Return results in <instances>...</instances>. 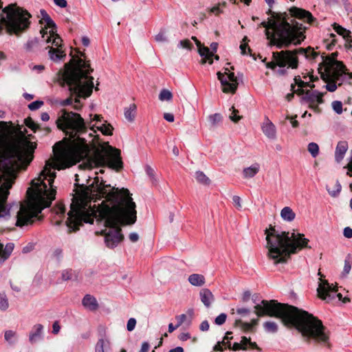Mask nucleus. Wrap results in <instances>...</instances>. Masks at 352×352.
<instances>
[{
    "instance_id": "obj_1",
    "label": "nucleus",
    "mask_w": 352,
    "mask_h": 352,
    "mask_svg": "<svg viewBox=\"0 0 352 352\" xmlns=\"http://www.w3.org/2000/svg\"><path fill=\"white\" fill-rule=\"evenodd\" d=\"M56 124L68 138L55 144L54 159L47 161L38 177L32 181V186L27 190V199L20 204L6 205L9 189L17 172L25 168L32 160L36 145L21 140L0 147V219L7 220L14 212L16 226L32 224L42 210L49 207L55 199L56 189L52 186L56 177L54 170L69 168L88 156L89 146L81 137L87 126L80 115L63 110Z\"/></svg>"
},
{
    "instance_id": "obj_2",
    "label": "nucleus",
    "mask_w": 352,
    "mask_h": 352,
    "mask_svg": "<svg viewBox=\"0 0 352 352\" xmlns=\"http://www.w3.org/2000/svg\"><path fill=\"white\" fill-rule=\"evenodd\" d=\"M66 225L69 232L76 231L84 223H93L98 217L108 228L104 241L113 248L123 239L120 225L133 224L136 221L135 204L127 189L118 190L105 185L98 177L72 199Z\"/></svg>"
},
{
    "instance_id": "obj_3",
    "label": "nucleus",
    "mask_w": 352,
    "mask_h": 352,
    "mask_svg": "<svg viewBox=\"0 0 352 352\" xmlns=\"http://www.w3.org/2000/svg\"><path fill=\"white\" fill-rule=\"evenodd\" d=\"M258 316H269L280 318L287 327H295L302 336L329 346V332L321 320L307 311L275 300H262L254 307Z\"/></svg>"
},
{
    "instance_id": "obj_4",
    "label": "nucleus",
    "mask_w": 352,
    "mask_h": 352,
    "mask_svg": "<svg viewBox=\"0 0 352 352\" xmlns=\"http://www.w3.org/2000/svg\"><path fill=\"white\" fill-rule=\"evenodd\" d=\"M294 17L309 24H312L316 21L310 12L292 7L289 9V13L273 12L267 22L261 23L260 26L265 28L267 38L277 48L287 47L290 45H296L304 41L306 28L296 21Z\"/></svg>"
},
{
    "instance_id": "obj_5",
    "label": "nucleus",
    "mask_w": 352,
    "mask_h": 352,
    "mask_svg": "<svg viewBox=\"0 0 352 352\" xmlns=\"http://www.w3.org/2000/svg\"><path fill=\"white\" fill-rule=\"evenodd\" d=\"M92 71L89 64L81 58H72L65 65L64 69L58 72V81L61 86L67 87L71 97L63 100L61 105L72 104L74 97V109H80L79 99L90 96L93 91L94 78L90 76Z\"/></svg>"
},
{
    "instance_id": "obj_6",
    "label": "nucleus",
    "mask_w": 352,
    "mask_h": 352,
    "mask_svg": "<svg viewBox=\"0 0 352 352\" xmlns=\"http://www.w3.org/2000/svg\"><path fill=\"white\" fill-rule=\"evenodd\" d=\"M268 256L275 264L285 263L291 254L307 248L309 240L298 232L265 230Z\"/></svg>"
},
{
    "instance_id": "obj_7",
    "label": "nucleus",
    "mask_w": 352,
    "mask_h": 352,
    "mask_svg": "<svg viewBox=\"0 0 352 352\" xmlns=\"http://www.w3.org/2000/svg\"><path fill=\"white\" fill-rule=\"evenodd\" d=\"M40 23L44 27L41 30L43 41L49 44L45 49L48 50L50 60L54 63H60L66 58V52L63 50V40L56 34V25L44 10L40 11Z\"/></svg>"
},
{
    "instance_id": "obj_8",
    "label": "nucleus",
    "mask_w": 352,
    "mask_h": 352,
    "mask_svg": "<svg viewBox=\"0 0 352 352\" xmlns=\"http://www.w3.org/2000/svg\"><path fill=\"white\" fill-rule=\"evenodd\" d=\"M322 63L318 70L321 78L326 82L324 85L327 91L333 92L338 86L345 83H351L352 74L346 72L344 65L334 58L323 57Z\"/></svg>"
},
{
    "instance_id": "obj_9",
    "label": "nucleus",
    "mask_w": 352,
    "mask_h": 352,
    "mask_svg": "<svg viewBox=\"0 0 352 352\" xmlns=\"http://www.w3.org/2000/svg\"><path fill=\"white\" fill-rule=\"evenodd\" d=\"M80 166L87 169L107 166L118 170L122 167L120 151L111 146L96 149L93 155L86 159Z\"/></svg>"
},
{
    "instance_id": "obj_10",
    "label": "nucleus",
    "mask_w": 352,
    "mask_h": 352,
    "mask_svg": "<svg viewBox=\"0 0 352 352\" xmlns=\"http://www.w3.org/2000/svg\"><path fill=\"white\" fill-rule=\"evenodd\" d=\"M6 16H3L1 21L9 32L15 34L26 29L29 25L30 14L14 5H10L3 10Z\"/></svg>"
},
{
    "instance_id": "obj_11",
    "label": "nucleus",
    "mask_w": 352,
    "mask_h": 352,
    "mask_svg": "<svg viewBox=\"0 0 352 352\" xmlns=\"http://www.w3.org/2000/svg\"><path fill=\"white\" fill-rule=\"evenodd\" d=\"M296 52V50H285L273 52V60L267 63L266 67L272 69H274L276 66L279 67H287V68L296 69L298 65Z\"/></svg>"
},
{
    "instance_id": "obj_12",
    "label": "nucleus",
    "mask_w": 352,
    "mask_h": 352,
    "mask_svg": "<svg viewBox=\"0 0 352 352\" xmlns=\"http://www.w3.org/2000/svg\"><path fill=\"white\" fill-rule=\"evenodd\" d=\"M318 275L320 276L317 288L318 296L320 298L329 302L335 299L336 297H338L344 303L350 302L349 298L346 296L342 298V295L340 293H337L338 290L336 286H333V284H329L327 280L322 278V275L320 270Z\"/></svg>"
},
{
    "instance_id": "obj_13",
    "label": "nucleus",
    "mask_w": 352,
    "mask_h": 352,
    "mask_svg": "<svg viewBox=\"0 0 352 352\" xmlns=\"http://www.w3.org/2000/svg\"><path fill=\"white\" fill-rule=\"evenodd\" d=\"M224 69V73L218 72L217 74L221 85L222 91L226 94H234L238 87L237 78L228 67H226Z\"/></svg>"
},
{
    "instance_id": "obj_14",
    "label": "nucleus",
    "mask_w": 352,
    "mask_h": 352,
    "mask_svg": "<svg viewBox=\"0 0 352 352\" xmlns=\"http://www.w3.org/2000/svg\"><path fill=\"white\" fill-rule=\"evenodd\" d=\"M304 80H302L300 76H295L294 80L295 84L291 85V89L297 94H303L304 88L310 87L314 88L315 85L313 83V76H303Z\"/></svg>"
},
{
    "instance_id": "obj_15",
    "label": "nucleus",
    "mask_w": 352,
    "mask_h": 352,
    "mask_svg": "<svg viewBox=\"0 0 352 352\" xmlns=\"http://www.w3.org/2000/svg\"><path fill=\"white\" fill-rule=\"evenodd\" d=\"M302 97V102L308 104L310 107L316 109L319 104L323 102L322 96L323 94L315 90L313 91H304V94Z\"/></svg>"
},
{
    "instance_id": "obj_16",
    "label": "nucleus",
    "mask_w": 352,
    "mask_h": 352,
    "mask_svg": "<svg viewBox=\"0 0 352 352\" xmlns=\"http://www.w3.org/2000/svg\"><path fill=\"white\" fill-rule=\"evenodd\" d=\"M261 129L267 138L270 140H275L276 138V126L268 118H266L262 124Z\"/></svg>"
},
{
    "instance_id": "obj_17",
    "label": "nucleus",
    "mask_w": 352,
    "mask_h": 352,
    "mask_svg": "<svg viewBox=\"0 0 352 352\" xmlns=\"http://www.w3.org/2000/svg\"><path fill=\"white\" fill-rule=\"evenodd\" d=\"M192 39H193L196 43L199 53L203 58L202 63L204 64L206 62V60H208L210 64H212L213 61L211 59V57L213 56V53L210 52V49L207 47L201 46L200 41H198L196 37L192 36Z\"/></svg>"
},
{
    "instance_id": "obj_18",
    "label": "nucleus",
    "mask_w": 352,
    "mask_h": 352,
    "mask_svg": "<svg viewBox=\"0 0 352 352\" xmlns=\"http://www.w3.org/2000/svg\"><path fill=\"white\" fill-rule=\"evenodd\" d=\"M348 148V143L346 141H340L337 144L335 150V160L337 163H340L344 159Z\"/></svg>"
},
{
    "instance_id": "obj_19",
    "label": "nucleus",
    "mask_w": 352,
    "mask_h": 352,
    "mask_svg": "<svg viewBox=\"0 0 352 352\" xmlns=\"http://www.w3.org/2000/svg\"><path fill=\"white\" fill-rule=\"evenodd\" d=\"M199 296L201 302L207 308L210 307L214 301V296L212 292L208 288H203L199 292Z\"/></svg>"
},
{
    "instance_id": "obj_20",
    "label": "nucleus",
    "mask_w": 352,
    "mask_h": 352,
    "mask_svg": "<svg viewBox=\"0 0 352 352\" xmlns=\"http://www.w3.org/2000/svg\"><path fill=\"white\" fill-rule=\"evenodd\" d=\"M43 326L41 324H36L33 326L30 335L29 341L32 343H36L42 338Z\"/></svg>"
},
{
    "instance_id": "obj_21",
    "label": "nucleus",
    "mask_w": 352,
    "mask_h": 352,
    "mask_svg": "<svg viewBox=\"0 0 352 352\" xmlns=\"http://www.w3.org/2000/svg\"><path fill=\"white\" fill-rule=\"evenodd\" d=\"M333 29L335 31L340 35L342 36V37L346 40V47L347 48H352V38L350 35L351 32L349 30H346L342 26L334 23L333 25Z\"/></svg>"
},
{
    "instance_id": "obj_22",
    "label": "nucleus",
    "mask_w": 352,
    "mask_h": 352,
    "mask_svg": "<svg viewBox=\"0 0 352 352\" xmlns=\"http://www.w3.org/2000/svg\"><path fill=\"white\" fill-rule=\"evenodd\" d=\"M333 29L335 31L340 35L342 36V37L346 40V47L347 48H352V38L350 35L351 32L349 30H346L342 26L334 23L333 25Z\"/></svg>"
},
{
    "instance_id": "obj_23",
    "label": "nucleus",
    "mask_w": 352,
    "mask_h": 352,
    "mask_svg": "<svg viewBox=\"0 0 352 352\" xmlns=\"http://www.w3.org/2000/svg\"><path fill=\"white\" fill-rule=\"evenodd\" d=\"M82 305L89 311H95L98 308V304L95 297L87 294L82 300Z\"/></svg>"
},
{
    "instance_id": "obj_24",
    "label": "nucleus",
    "mask_w": 352,
    "mask_h": 352,
    "mask_svg": "<svg viewBox=\"0 0 352 352\" xmlns=\"http://www.w3.org/2000/svg\"><path fill=\"white\" fill-rule=\"evenodd\" d=\"M260 165L258 163H254L248 167L243 169L242 175L244 179H250L254 177L260 170Z\"/></svg>"
},
{
    "instance_id": "obj_25",
    "label": "nucleus",
    "mask_w": 352,
    "mask_h": 352,
    "mask_svg": "<svg viewBox=\"0 0 352 352\" xmlns=\"http://www.w3.org/2000/svg\"><path fill=\"white\" fill-rule=\"evenodd\" d=\"M188 280L190 285L195 287H201L206 283V278L204 275L200 274H190Z\"/></svg>"
},
{
    "instance_id": "obj_26",
    "label": "nucleus",
    "mask_w": 352,
    "mask_h": 352,
    "mask_svg": "<svg viewBox=\"0 0 352 352\" xmlns=\"http://www.w3.org/2000/svg\"><path fill=\"white\" fill-rule=\"evenodd\" d=\"M280 217L284 221L291 222L294 220L296 214L290 207L286 206L281 210Z\"/></svg>"
},
{
    "instance_id": "obj_27",
    "label": "nucleus",
    "mask_w": 352,
    "mask_h": 352,
    "mask_svg": "<svg viewBox=\"0 0 352 352\" xmlns=\"http://www.w3.org/2000/svg\"><path fill=\"white\" fill-rule=\"evenodd\" d=\"M137 107L135 104H131L124 109V118L130 122H133L135 118Z\"/></svg>"
},
{
    "instance_id": "obj_28",
    "label": "nucleus",
    "mask_w": 352,
    "mask_h": 352,
    "mask_svg": "<svg viewBox=\"0 0 352 352\" xmlns=\"http://www.w3.org/2000/svg\"><path fill=\"white\" fill-rule=\"evenodd\" d=\"M92 129L96 128L97 130L101 131V133L106 135H109L112 134L113 127L111 124H107L106 122L104 123H100L98 124H94L91 126Z\"/></svg>"
},
{
    "instance_id": "obj_29",
    "label": "nucleus",
    "mask_w": 352,
    "mask_h": 352,
    "mask_svg": "<svg viewBox=\"0 0 352 352\" xmlns=\"http://www.w3.org/2000/svg\"><path fill=\"white\" fill-rule=\"evenodd\" d=\"M195 177L201 184L208 185L210 184L209 178L202 171H197Z\"/></svg>"
},
{
    "instance_id": "obj_30",
    "label": "nucleus",
    "mask_w": 352,
    "mask_h": 352,
    "mask_svg": "<svg viewBox=\"0 0 352 352\" xmlns=\"http://www.w3.org/2000/svg\"><path fill=\"white\" fill-rule=\"evenodd\" d=\"M263 328L267 333H276L278 331V324L272 321H267L263 323Z\"/></svg>"
},
{
    "instance_id": "obj_31",
    "label": "nucleus",
    "mask_w": 352,
    "mask_h": 352,
    "mask_svg": "<svg viewBox=\"0 0 352 352\" xmlns=\"http://www.w3.org/2000/svg\"><path fill=\"white\" fill-rule=\"evenodd\" d=\"M4 338L9 344H14L17 339L16 331L12 330L6 331L4 333Z\"/></svg>"
},
{
    "instance_id": "obj_32",
    "label": "nucleus",
    "mask_w": 352,
    "mask_h": 352,
    "mask_svg": "<svg viewBox=\"0 0 352 352\" xmlns=\"http://www.w3.org/2000/svg\"><path fill=\"white\" fill-rule=\"evenodd\" d=\"M341 188V184L338 181H336L335 187L333 189H331L329 186H327V190L329 194L333 197H336L340 194Z\"/></svg>"
},
{
    "instance_id": "obj_33",
    "label": "nucleus",
    "mask_w": 352,
    "mask_h": 352,
    "mask_svg": "<svg viewBox=\"0 0 352 352\" xmlns=\"http://www.w3.org/2000/svg\"><path fill=\"white\" fill-rule=\"evenodd\" d=\"M110 342L107 339H99L96 343L95 351H104V349L109 347Z\"/></svg>"
},
{
    "instance_id": "obj_34",
    "label": "nucleus",
    "mask_w": 352,
    "mask_h": 352,
    "mask_svg": "<svg viewBox=\"0 0 352 352\" xmlns=\"http://www.w3.org/2000/svg\"><path fill=\"white\" fill-rule=\"evenodd\" d=\"M9 307L8 299L5 292H0V309L6 311Z\"/></svg>"
},
{
    "instance_id": "obj_35",
    "label": "nucleus",
    "mask_w": 352,
    "mask_h": 352,
    "mask_svg": "<svg viewBox=\"0 0 352 352\" xmlns=\"http://www.w3.org/2000/svg\"><path fill=\"white\" fill-rule=\"evenodd\" d=\"M173 98L172 93L166 89H162L159 94V99L161 101H170Z\"/></svg>"
},
{
    "instance_id": "obj_36",
    "label": "nucleus",
    "mask_w": 352,
    "mask_h": 352,
    "mask_svg": "<svg viewBox=\"0 0 352 352\" xmlns=\"http://www.w3.org/2000/svg\"><path fill=\"white\" fill-rule=\"evenodd\" d=\"M307 150L313 157H316L319 153V146L315 142H311L307 146Z\"/></svg>"
},
{
    "instance_id": "obj_37",
    "label": "nucleus",
    "mask_w": 352,
    "mask_h": 352,
    "mask_svg": "<svg viewBox=\"0 0 352 352\" xmlns=\"http://www.w3.org/2000/svg\"><path fill=\"white\" fill-rule=\"evenodd\" d=\"M222 117L219 113H214L208 117V120L211 126H214L221 121Z\"/></svg>"
},
{
    "instance_id": "obj_38",
    "label": "nucleus",
    "mask_w": 352,
    "mask_h": 352,
    "mask_svg": "<svg viewBox=\"0 0 352 352\" xmlns=\"http://www.w3.org/2000/svg\"><path fill=\"white\" fill-rule=\"evenodd\" d=\"M230 110L232 111V113L229 116V118L234 122H239L242 118L241 116L237 115L239 111L235 109L233 106L230 109Z\"/></svg>"
},
{
    "instance_id": "obj_39",
    "label": "nucleus",
    "mask_w": 352,
    "mask_h": 352,
    "mask_svg": "<svg viewBox=\"0 0 352 352\" xmlns=\"http://www.w3.org/2000/svg\"><path fill=\"white\" fill-rule=\"evenodd\" d=\"M333 111L338 113L341 114L342 113V104L340 101L336 100L331 104Z\"/></svg>"
},
{
    "instance_id": "obj_40",
    "label": "nucleus",
    "mask_w": 352,
    "mask_h": 352,
    "mask_svg": "<svg viewBox=\"0 0 352 352\" xmlns=\"http://www.w3.org/2000/svg\"><path fill=\"white\" fill-rule=\"evenodd\" d=\"M227 315L224 313L219 314L214 320V322L217 325H221L225 323Z\"/></svg>"
},
{
    "instance_id": "obj_41",
    "label": "nucleus",
    "mask_w": 352,
    "mask_h": 352,
    "mask_svg": "<svg viewBox=\"0 0 352 352\" xmlns=\"http://www.w3.org/2000/svg\"><path fill=\"white\" fill-rule=\"evenodd\" d=\"M43 104V101L36 100V101H34V102H31L28 105V108L31 111H35L36 109H38Z\"/></svg>"
},
{
    "instance_id": "obj_42",
    "label": "nucleus",
    "mask_w": 352,
    "mask_h": 352,
    "mask_svg": "<svg viewBox=\"0 0 352 352\" xmlns=\"http://www.w3.org/2000/svg\"><path fill=\"white\" fill-rule=\"evenodd\" d=\"M238 322L241 324L242 328L244 330H250L252 329V327L256 324L257 320L256 319H253L250 323L242 322L240 320L238 321Z\"/></svg>"
},
{
    "instance_id": "obj_43",
    "label": "nucleus",
    "mask_w": 352,
    "mask_h": 352,
    "mask_svg": "<svg viewBox=\"0 0 352 352\" xmlns=\"http://www.w3.org/2000/svg\"><path fill=\"white\" fill-rule=\"evenodd\" d=\"M327 41H329V43L327 44V47L328 50H331L332 47L336 45V35L333 33L329 34V38L327 39Z\"/></svg>"
},
{
    "instance_id": "obj_44",
    "label": "nucleus",
    "mask_w": 352,
    "mask_h": 352,
    "mask_svg": "<svg viewBox=\"0 0 352 352\" xmlns=\"http://www.w3.org/2000/svg\"><path fill=\"white\" fill-rule=\"evenodd\" d=\"M65 210V206L61 203L58 204L54 209L56 214L58 215H64Z\"/></svg>"
},
{
    "instance_id": "obj_45",
    "label": "nucleus",
    "mask_w": 352,
    "mask_h": 352,
    "mask_svg": "<svg viewBox=\"0 0 352 352\" xmlns=\"http://www.w3.org/2000/svg\"><path fill=\"white\" fill-rule=\"evenodd\" d=\"M135 324H136V320L133 318H131L127 322V324H126L127 330L129 331H133L135 327Z\"/></svg>"
},
{
    "instance_id": "obj_46",
    "label": "nucleus",
    "mask_w": 352,
    "mask_h": 352,
    "mask_svg": "<svg viewBox=\"0 0 352 352\" xmlns=\"http://www.w3.org/2000/svg\"><path fill=\"white\" fill-rule=\"evenodd\" d=\"M351 269V264L349 261L345 260L344 261V265L343 268V274L347 275Z\"/></svg>"
},
{
    "instance_id": "obj_47",
    "label": "nucleus",
    "mask_w": 352,
    "mask_h": 352,
    "mask_svg": "<svg viewBox=\"0 0 352 352\" xmlns=\"http://www.w3.org/2000/svg\"><path fill=\"white\" fill-rule=\"evenodd\" d=\"M175 318L177 321V327H180L184 323V322L186 320V319L187 318V316L186 314H183L177 316L175 317Z\"/></svg>"
},
{
    "instance_id": "obj_48",
    "label": "nucleus",
    "mask_w": 352,
    "mask_h": 352,
    "mask_svg": "<svg viewBox=\"0 0 352 352\" xmlns=\"http://www.w3.org/2000/svg\"><path fill=\"white\" fill-rule=\"evenodd\" d=\"M25 124L26 125L30 128L33 131H36L37 128V124L32 120V119H27L25 120Z\"/></svg>"
},
{
    "instance_id": "obj_49",
    "label": "nucleus",
    "mask_w": 352,
    "mask_h": 352,
    "mask_svg": "<svg viewBox=\"0 0 352 352\" xmlns=\"http://www.w3.org/2000/svg\"><path fill=\"white\" fill-rule=\"evenodd\" d=\"M232 202L238 209L240 210L241 208V200L239 196H236V195L233 196Z\"/></svg>"
},
{
    "instance_id": "obj_50",
    "label": "nucleus",
    "mask_w": 352,
    "mask_h": 352,
    "mask_svg": "<svg viewBox=\"0 0 352 352\" xmlns=\"http://www.w3.org/2000/svg\"><path fill=\"white\" fill-rule=\"evenodd\" d=\"M72 274L71 270H64L62 272V279L63 280H67L72 278Z\"/></svg>"
},
{
    "instance_id": "obj_51",
    "label": "nucleus",
    "mask_w": 352,
    "mask_h": 352,
    "mask_svg": "<svg viewBox=\"0 0 352 352\" xmlns=\"http://www.w3.org/2000/svg\"><path fill=\"white\" fill-rule=\"evenodd\" d=\"M179 45L181 47L188 49V50H190L191 48V45H192L191 43L188 40L181 41L179 42Z\"/></svg>"
},
{
    "instance_id": "obj_52",
    "label": "nucleus",
    "mask_w": 352,
    "mask_h": 352,
    "mask_svg": "<svg viewBox=\"0 0 352 352\" xmlns=\"http://www.w3.org/2000/svg\"><path fill=\"white\" fill-rule=\"evenodd\" d=\"M344 168L347 169L346 175L349 177H352V158L349 159V163Z\"/></svg>"
},
{
    "instance_id": "obj_53",
    "label": "nucleus",
    "mask_w": 352,
    "mask_h": 352,
    "mask_svg": "<svg viewBox=\"0 0 352 352\" xmlns=\"http://www.w3.org/2000/svg\"><path fill=\"white\" fill-rule=\"evenodd\" d=\"M343 234L347 239L352 238V229L349 227H346L344 229Z\"/></svg>"
},
{
    "instance_id": "obj_54",
    "label": "nucleus",
    "mask_w": 352,
    "mask_h": 352,
    "mask_svg": "<svg viewBox=\"0 0 352 352\" xmlns=\"http://www.w3.org/2000/svg\"><path fill=\"white\" fill-rule=\"evenodd\" d=\"M209 327L210 325L208 322L207 320H204L201 323L199 329L202 331H206L209 329Z\"/></svg>"
},
{
    "instance_id": "obj_55",
    "label": "nucleus",
    "mask_w": 352,
    "mask_h": 352,
    "mask_svg": "<svg viewBox=\"0 0 352 352\" xmlns=\"http://www.w3.org/2000/svg\"><path fill=\"white\" fill-rule=\"evenodd\" d=\"M178 338L181 341H186V340H188L189 338H190V335L188 332H184V333H180L179 335Z\"/></svg>"
},
{
    "instance_id": "obj_56",
    "label": "nucleus",
    "mask_w": 352,
    "mask_h": 352,
    "mask_svg": "<svg viewBox=\"0 0 352 352\" xmlns=\"http://www.w3.org/2000/svg\"><path fill=\"white\" fill-rule=\"evenodd\" d=\"M236 311L239 315L245 316L250 313V309L247 308H237Z\"/></svg>"
},
{
    "instance_id": "obj_57",
    "label": "nucleus",
    "mask_w": 352,
    "mask_h": 352,
    "mask_svg": "<svg viewBox=\"0 0 352 352\" xmlns=\"http://www.w3.org/2000/svg\"><path fill=\"white\" fill-rule=\"evenodd\" d=\"M54 3L60 8H65L67 5L66 0H54Z\"/></svg>"
},
{
    "instance_id": "obj_58",
    "label": "nucleus",
    "mask_w": 352,
    "mask_h": 352,
    "mask_svg": "<svg viewBox=\"0 0 352 352\" xmlns=\"http://www.w3.org/2000/svg\"><path fill=\"white\" fill-rule=\"evenodd\" d=\"M164 118L169 122H173L174 121V115L173 113H165L164 114Z\"/></svg>"
},
{
    "instance_id": "obj_59",
    "label": "nucleus",
    "mask_w": 352,
    "mask_h": 352,
    "mask_svg": "<svg viewBox=\"0 0 352 352\" xmlns=\"http://www.w3.org/2000/svg\"><path fill=\"white\" fill-rule=\"evenodd\" d=\"M32 69L36 71L38 74L41 73L45 69V66L43 65H34Z\"/></svg>"
},
{
    "instance_id": "obj_60",
    "label": "nucleus",
    "mask_w": 352,
    "mask_h": 352,
    "mask_svg": "<svg viewBox=\"0 0 352 352\" xmlns=\"http://www.w3.org/2000/svg\"><path fill=\"white\" fill-rule=\"evenodd\" d=\"M247 348L245 346H241V343H239V342H234L232 347V349L233 351H238V350H240V349H242V350H245Z\"/></svg>"
},
{
    "instance_id": "obj_61",
    "label": "nucleus",
    "mask_w": 352,
    "mask_h": 352,
    "mask_svg": "<svg viewBox=\"0 0 352 352\" xmlns=\"http://www.w3.org/2000/svg\"><path fill=\"white\" fill-rule=\"evenodd\" d=\"M129 238L130 239L131 241L132 242H136L138 241L139 239V235L138 234V233L136 232H131L129 236Z\"/></svg>"
},
{
    "instance_id": "obj_62",
    "label": "nucleus",
    "mask_w": 352,
    "mask_h": 352,
    "mask_svg": "<svg viewBox=\"0 0 352 352\" xmlns=\"http://www.w3.org/2000/svg\"><path fill=\"white\" fill-rule=\"evenodd\" d=\"M35 44H36V41H34V40L29 41L25 45V48L26 49V50L30 51Z\"/></svg>"
},
{
    "instance_id": "obj_63",
    "label": "nucleus",
    "mask_w": 352,
    "mask_h": 352,
    "mask_svg": "<svg viewBox=\"0 0 352 352\" xmlns=\"http://www.w3.org/2000/svg\"><path fill=\"white\" fill-rule=\"evenodd\" d=\"M155 40L158 42H164L166 40V38L164 33H159L156 35Z\"/></svg>"
},
{
    "instance_id": "obj_64",
    "label": "nucleus",
    "mask_w": 352,
    "mask_h": 352,
    "mask_svg": "<svg viewBox=\"0 0 352 352\" xmlns=\"http://www.w3.org/2000/svg\"><path fill=\"white\" fill-rule=\"evenodd\" d=\"M149 349V344L148 342H143L142 344L140 352H148Z\"/></svg>"
}]
</instances>
